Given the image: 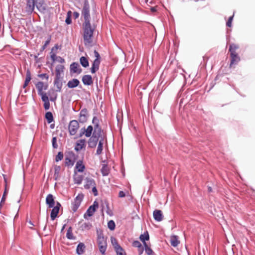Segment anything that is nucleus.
Returning a JSON list of instances; mask_svg holds the SVG:
<instances>
[{
    "instance_id": "54",
    "label": "nucleus",
    "mask_w": 255,
    "mask_h": 255,
    "mask_svg": "<svg viewBox=\"0 0 255 255\" xmlns=\"http://www.w3.org/2000/svg\"><path fill=\"white\" fill-rule=\"evenodd\" d=\"M2 176L3 177L4 183H5V188H7V180L6 177V175L5 174H2Z\"/></svg>"
},
{
    "instance_id": "24",
    "label": "nucleus",
    "mask_w": 255,
    "mask_h": 255,
    "mask_svg": "<svg viewBox=\"0 0 255 255\" xmlns=\"http://www.w3.org/2000/svg\"><path fill=\"white\" fill-rule=\"evenodd\" d=\"M85 246L83 243H80L78 244L76 249L77 254L80 255L84 253L85 251Z\"/></svg>"
},
{
    "instance_id": "3",
    "label": "nucleus",
    "mask_w": 255,
    "mask_h": 255,
    "mask_svg": "<svg viewBox=\"0 0 255 255\" xmlns=\"http://www.w3.org/2000/svg\"><path fill=\"white\" fill-rule=\"evenodd\" d=\"M35 7L41 12H44L46 10V4L44 0H26L25 11L27 14H31Z\"/></svg>"
},
{
    "instance_id": "1",
    "label": "nucleus",
    "mask_w": 255,
    "mask_h": 255,
    "mask_svg": "<svg viewBox=\"0 0 255 255\" xmlns=\"http://www.w3.org/2000/svg\"><path fill=\"white\" fill-rule=\"evenodd\" d=\"M96 28L95 25H92L91 22L83 23V38L85 46H91L93 41L94 31Z\"/></svg>"
},
{
    "instance_id": "43",
    "label": "nucleus",
    "mask_w": 255,
    "mask_h": 255,
    "mask_svg": "<svg viewBox=\"0 0 255 255\" xmlns=\"http://www.w3.org/2000/svg\"><path fill=\"white\" fill-rule=\"evenodd\" d=\"M41 96V99H42V101L44 103V102H49V99H48V96L46 95V94L45 93H40L39 94Z\"/></svg>"
},
{
    "instance_id": "44",
    "label": "nucleus",
    "mask_w": 255,
    "mask_h": 255,
    "mask_svg": "<svg viewBox=\"0 0 255 255\" xmlns=\"http://www.w3.org/2000/svg\"><path fill=\"white\" fill-rule=\"evenodd\" d=\"M63 158V154L62 152H59L55 157V161L58 162L61 160Z\"/></svg>"
},
{
    "instance_id": "52",
    "label": "nucleus",
    "mask_w": 255,
    "mask_h": 255,
    "mask_svg": "<svg viewBox=\"0 0 255 255\" xmlns=\"http://www.w3.org/2000/svg\"><path fill=\"white\" fill-rule=\"evenodd\" d=\"M44 107L45 110H48L50 108L49 102H44Z\"/></svg>"
},
{
    "instance_id": "48",
    "label": "nucleus",
    "mask_w": 255,
    "mask_h": 255,
    "mask_svg": "<svg viewBox=\"0 0 255 255\" xmlns=\"http://www.w3.org/2000/svg\"><path fill=\"white\" fill-rule=\"evenodd\" d=\"M56 141H57L56 138L55 137H53L52 140V142L53 147L54 148H56L58 147V145L56 143Z\"/></svg>"
},
{
    "instance_id": "14",
    "label": "nucleus",
    "mask_w": 255,
    "mask_h": 255,
    "mask_svg": "<svg viewBox=\"0 0 255 255\" xmlns=\"http://www.w3.org/2000/svg\"><path fill=\"white\" fill-rule=\"evenodd\" d=\"M153 216L154 220L157 222H160L163 219L162 212L160 210H154L153 213Z\"/></svg>"
},
{
    "instance_id": "40",
    "label": "nucleus",
    "mask_w": 255,
    "mask_h": 255,
    "mask_svg": "<svg viewBox=\"0 0 255 255\" xmlns=\"http://www.w3.org/2000/svg\"><path fill=\"white\" fill-rule=\"evenodd\" d=\"M65 164L67 166H73L74 164V161L69 157H66L65 159Z\"/></svg>"
},
{
    "instance_id": "16",
    "label": "nucleus",
    "mask_w": 255,
    "mask_h": 255,
    "mask_svg": "<svg viewBox=\"0 0 255 255\" xmlns=\"http://www.w3.org/2000/svg\"><path fill=\"white\" fill-rule=\"evenodd\" d=\"M46 203L49 208L54 206L55 201L54 197L52 194H48L46 198Z\"/></svg>"
},
{
    "instance_id": "8",
    "label": "nucleus",
    "mask_w": 255,
    "mask_h": 255,
    "mask_svg": "<svg viewBox=\"0 0 255 255\" xmlns=\"http://www.w3.org/2000/svg\"><path fill=\"white\" fill-rule=\"evenodd\" d=\"M94 52L96 59L94 60L91 68V72L93 74L99 70L101 58L99 53L96 50H94Z\"/></svg>"
},
{
    "instance_id": "31",
    "label": "nucleus",
    "mask_w": 255,
    "mask_h": 255,
    "mask_svg": "<svg viewBox=\"0 0 255 255\" xmlns=\"http://www.w3.org/2000/svg\"><path fill=\"white\" fill-rule=\"evenodd\" d=\"M80 62L84 67H87L89 66V61L87 58L84 56H82L80 58Z\"/></svg>"
},
{
    "instance_id": "20",
    "label": "nucleus",
    "mask_w": 255,
    "mask_h": 255,
    "mask_svg": "<svg viewBox=\"0 0 255 255\" xmlns=\"http://www.w3.org/2000/svg\"><path fill=\"white\" fill-rule=\"evenodd\" d=\"M170 243L172 246L177 247L180 243L178 237L177 236H171L170 238Z\"/></svg>"
},
{
    "instance_id": "47",
    "label": "nucleus",
    "mask_w": 255,
    "mask_h": 255,
    "mask_svg": "<svg viewBox=\"0 0 255 255\" xmlns=\"http://www.w3.org/2000/svg\"><path fill=\"white\" fill-rule=\"evenodd\" d=\"M132 246L134 247H136V248H138L139 247H140L141 246H142L141 243L138 241H134L132 243Z\"/></svg>"
},
{
    "instance_id": "18",
    "label": "nucleus",
    "mask_w": 255,
    "mask_h": 255,
    "mask_svg": "<svg viewBox=\"0 0 255 255\" xmlns=\"http://www.w3.org/2000/svg\"><path fill=\"white\" fill-rule=\"evenodd\" d=\"M82 80L84 84L86 85H91L93 83L92 76L89 75L83 76Z\"/></svg>"
},
{
    "instance_id": "50",
    "label": "nucleus",
    "mask_w": 255,
    "mask_h": 255,
    "mask_svg": "<svg viewBox=\"0 0 255 255\" xmlns=\"http://www.w3.org/2000/svg\"><path fill=\"white\" fill-rule=\"evenodd\" d=\"M38 76L42 79L45 78L47 80H48L49 76L47 74H41L38 75Z\"/></svg>"
},
{
    "instance_id": "19",
    "label": "nucleus",
    "mask_w": 255,
    "mask_h": 255,
    "mask_svg": "<svg viewBox=\"0 0 255 255\" xmlns=\"http://www.w3.org/2000/svg\"><path fill=\"white\" fill-rule=\"evenodd\" d=\"M85 169V166L83 164L82 160H78L75 166V170L79 172H83Z\"/></svg>"
},
{
    "instance_id": "30",
    "label": "nucleus",
    "mask_w": 255,
    "mask_h": 255,
    "mask_svg": "<svg viewBox=\"0 0 255 255\" xmlns=\"http://www.w3.org/2000/svg\"><path fill=\"white\" fill-rule=\"evenodd\" d=\"M111 241L115 250L121 247V246L118 244L117 240L115 237H111Z\"/></svg>"
},
{
    "instance_id": "57",
    "label": "nucleus",
    "mask_w": 255,
    "mask_h": 255,
    "mask_svg": "<svg viewBox=\"0 0 255 255\" xmlns=\"http://www.w3.org/2000/svg\"><path fill=\"white\" fill-rule=\"evenodd\" d=\"M79 13L77 12H74V16L75 17V18H78L79 17Z\"/></svg>"
},
{
    "instance_id": "39",
    "label": "nucleus",
    "mask_w": 255,
    "mask_h": 255,
    "mask_svg": "<svg viewBox=\"0 0 255 255\" xmlns=\"http://www.w3.org/2000/svg\"><path fill=\"white\" fill-rule=\"evenodd\" d=\"M117 255H127L125 251L122 248H118L115 250Z\"/></svg>"
},
{
    "instance_id": "2",
    "label": "nucleus",
    "mask_w": 255,
    "mask_h": 255,
    "mask_svg": "<svg viewBox=\"0 0 255 255\" xmlns=\"http://www.w3.org/2000/svg\"><path fill=\"white\" fill-rule=\"evenodd\" d=\"M92 123L94 125V130L88 141V146L90 148L96 147L102 132L101 128L99 126V121L96 117L93 118Z\"/></svg>"
},
{
    "instance_id": "46",
    "label": "nucleus",
    "mask_w": 255,
    "mask_h": 255,
    "mask_svg": "<svg viewBox=\"0 0 255 255\" xmlns=\"http://www.w3.org/2000/svg\"><path fill=\"white\" fill-rule=\"evenodd\" d=\"M233 17H234V14L229 18V19H228V21L227 22V23H226V25H227V26L231 27V26H232V21H233Z\"/></svg>"
},
{
    "instance_id": "6",
    "label": "nucleus",
    "mask_w": 255,
    "mask_h": 255,
    "mask_svg": "<svg viewBox=\"0 0 255 255\" xmlns=\"http://www.w3.org/2000/svg\"><path fill=\"white\" fill-rule=\"evenodd\" d=\"M60 48V46L58 44H55V46L52 48L50 52V55L53 63L55 61H57L60 63H63L65 62V60L63 58L60 56H56L58 49Z\"/></svg>"
},
{
    "instance_id": "27",
    "label": "nucleus",
    "mask_w": 255,
    "mask_h": 255,
    "mask_svg": "<svg viewBox=\"0 0 255 255\" xmlns=\"http://www.w3.org/2000/svg\"><path fill=\"white\" fill-rule=\"evenodd\" d=\"M31 80V74L29 70H27L26 74V78L24 83L23 86V88H25Z\"/></svg>"
},
{
    "instance_id": "5",
    "label": "nucleus",
    "mask_w": 255,
    "mask_h": 255,
    "mask_svg": "<svg viewBox=\"0 0 255 255\" xmlns=\"http://www.w3.org/2000/svg\"><path fill=\"white\" fill-rule=\"evenodd\" d=\"M97 243L100 253L103 255H105V252L107 248V243L106 239L104 237L102 232H97Z\"/></svg>"
},
{
    "instance_id": "25",
    "label": "nucleus",
    "mask_w": 255,
    "mask_h": 255,
    "mask_svg": "<svg viewBox=\"0 0 255 255\" xmlns=\"http://www.w3.org/2000/svg\"><path fill=\"white\" fill-rule=\"evenodd\" d=\"M54 86L56 87V91H60L62 86V83L60 80V78H55L54 80Z\"/></svg>"
},
{
    "instance_id": "29",
    "label": "nucleus",
    "mask_w": 255,
    "mask_h": 255,
    "mask_svg": "<svg viewBox=\"0 0 255 255\" xmlns=\"http://www.w3.org/2000/svg\"><path fill=\"white\" fill-rule=\"evenodd\" d=\"M103 149V139L100 140L98 145L97 149L96 151V154L97 155H100L102 153V151Z\"/></svg>"
},
{
    "instance_id": "7",
    "label": "nucleus",
    "mask_w": 255,
    "mask_h": 255,
    "mask_svg": "<svg viewBox=\"0 0 255 255\" xmlns=\"http://www.w3.org/2000/svg\"><path fill=\"white\" fill-rule=\"evenodd\" d=\"M81 14L84 19L83 23L90 22V6L87 0L84 1Z\"/></svg>"
},
{
    "instance_id": "11",
    "label": "nucleus",
    "mask_w": 255,
    "mask_h": 255,
    "mask_svg": "<svg viewBox=\"0 0 255 255\" xmlns=\"http://www.w3.org/2000/svg\"><path fill=\"white\" fill-rule=\"evenodd\" d=\"M93 129L94 130V127L92 126H89L86 128H85L81 129V131L80 133V136L81 137L83 135L87 137H89L91 136L92 132L93 133Z\"/></svg>"
},
{
    "instance_id": "42",
    "label": "nucleus",
    "mask_w": 255,
    "mask_h": 255,
    "mask_svg": "<svg viewBox=\"0 0 255 255\" xmlns=\"http://www.w3.org/2000/svg\"><path fill=\"white\" fill-rule=\"evenodd\" d=\"M108 227L111 230H114L115 228V223L113 220H111L108 223Z\"/></svg>"
},
{
    "instance_id": "51",
    "label": "nucleus",
    "mask_w": 255,
    "mask_h": 255,
    "mask_svg": "<svg viewBox=\"0 0 255 255\" xmlns=\"http://www.w3.org/2000/svg\"><path fill=\"white\" fill-rule=\"evenodd\" d=\"M91 188L94 195L97 196L98 195V191L96 188V185L93 186Z\"/></svg>"
},
{
    "instance_id": "49",
    "label": "nucleus",
    "mask_w": 255,
    "mask_h": 255,
    "mask_svg": "<svg viewBox=\"0 0 255 255\" xmlns=\"http://www.w3.org/2000/svg\"><path fill=\"white\" fill-rule=\"evenodd\" d=\"M51 38L49 37L45 42L44 44L43 45L42 49V50H44L46 48L47 46L49 44L50 42Z\"/></svg>"
},
{
    "instance_id": "26",
    "label": "nucleus",
    "mask_w": 255,
    "mask_h": 255,
    "mask_svg": "<svg viewBox=\"0 0 255 255\" xmlns=\"http://www.w3.org/2000/svg\"><path fill=\"white\" fill-rule=\"evenodd\" d=\"M140 240L143 242V244L145 243V241H148L149 239V234L147 231L141 234L139 237Z\"/></svg>"
},
{
    "instance_id": "34",
    "label": "nucleus",
    "mask_w": 255,
    "mask_h": 255,
    "mask_svg": "<svg viewBox=\"0 0 255 255\" xmlns=\"http://www.w3.org/2000/svg\"><path fill=\"white\" fill-rule=\"evenodd\" d=\"M45 118L46 119L48 124L51 123L53 120L52 114L50 112H47L45 114Z\"/></svg>"
},
{
    "instance_id": "13",
    "label": "nucleus",
    "mask_w": 255,
    "mask_h": 255,
    "mask_svg": "<svg viewBox=\"0 0 255 255\" xmlns=\"http://www.w3.org/2000/svg\"><path fill=\"white\" fill-rule=\"evenodd\" d=\"M61 206L59 202H57L56 205L53 208L50 215L51 220L53 221L57 217V215L59 212V209Z\"/></svg>"
},
{
    "instance_id": "58",
    "label": "nucleus",
    "mask_w": 255,
    "mask_h": 255,
    "mask_svg": "<svg viewBox=\"0 0 255 255\" xmlns=\"http://www.w3.org/2000/svg\"><path fill=\"white\" fill-rule=\"evenodd\" d=\"M212 190L211 187H208V191L210 192H212Z\"/></svg>"
},
{
    "instance_id": "35",
    "label": "nucleus",
    "mask_w": 255,
    "mask_h": 255,
    "mask_svg": "<svg viewBox=\"0 0 255 255\" xmlns=\"http://www.w3.org/2000/svg\"><path fill=\"white\" fill-rule=\"evenodd\" d=\"M66 237L69 240H73L75 239V237L73 236V235L71 227L68 228L66 233Z\"/></svg>"
},
{
    "instance_id": "53",
    "label": "nucleus",
    "mask_w": 255,
    "mask_h": 255,
    "mask_svg": "<svg viewBox=\"0 0 255 255\" xmlns=\"http://www.w3.org/2000/svg\"><path fill=\"white\" fill-rule=\"evenodd\" d=\"M65 22L67 24H70L71 23V19L70 17V16L68 15L66 20H65Z\"/></svg>"
},
{
    "instance_id": "33",
    "label": "nucleus",
    "mask_w": 255,
    "mask_h": 255,
    "mask_svg": "<svg viewBox=\"0 0 255 255\" xmlns=\"http://www.w3.org/2000/svg\"><path fill=\"white\" fill-rule=\"evenodd\" d=\"M101 172L103 176H107L109 174V168L107 165H103L101 169Z\"/></svg>"
},
{
    "instance_id": "32",
    "label": "nucleus",
    "mask_w": 255,
    "mask_h": 255,
    "mask_svg": "<svg viewBox=\"0 0 255 255\" xmlns=\"http://www.w3.org/2000/svg\"><path fill=\"white\" fill-rule=\"evenodd\" d=\"M79 65L78 63L74 62L70 65V69L74 73L78 72Z\"/></svg>"
},
{
    "instance_id": "10",
    "label": "nucleus",
    "mask_w": 255,
    "mask_h": 255,
    "mask_svg": "<svg viewBox=\"0 0 255 255\" xmlns=\"http://www.w3.org/2000/svg\"><path fill=\"white\" fill-rule=\"evenodd\" d=\"M83 194H79L74 199V202L72 203V211L75 212H76L79 207L80 206L81 203L83 200Z\"/></svg>"
},
{
    "instance_id": "38",
    "label": "nucleus",
    "mask_w": 255,
    "mask_h": 255,
    "mask_svg": "<svg viewBox=\"0 0 255 255\" xmlns=\"http://www.w3.org/2000/svg\"><path fill=\"white\" fill-rule=\"evenodd\" d=\"M61 168L59 166H55L54 167L55 173L54 174V177L55 179H57L59 177V174Z\"/></svg>"
},
{
    "instance_id": "41",
    "label": "nucleus",
    "mask_w": 255,
    "mask_h": 255,
    "mask_svg": "<svg viewBox=\"0 0 255 255\" xmlns=\"http://www.w3.org/2000/svg\"><path fill=\"white\" fill-rule=\"evenodd\" d=\"M7 191H8V188H5L4 191V192H3V196H2V197L1 198L0 203V206L2 205V203H4V202L5 201V199H6L5 197H6V194L7 193Z\"/></svg>"
},
{
    "instance_id": "15",
    "label": "nucleus",
    "mask_w": 255,
    "mask_h": 255,
    "mask_svg": "<svg viewBox=\"0 0 255 255\" xmlns=\"http://www.w3.org/2000/svg\"><path fill=\"white\" fill-rule=\"evenodd\" d=\"M96 185V182L93 179L88 177L86 178L85 183L84 185V188L85 189H89L93 187V186Z\"/></svg>"
},
{
    "instance_id": "4",
    "label": "nucleus",
    "mask_w": 255,
    "mask_h": 255,
    "mask_svg": "<svg viewBox=\"0 0 255 255\" xmlns=\"http://www.w3.org/2000/svg\"><path fill=\"white\" fill-rule=\"evenodd\" d=\"M239 48L238 44L232 43L230 45L229 51L231 57L230 67H232L233 65L237 64L240 61V57L237 52V50Z\"/></svg>"
},
{
    "instance_id": "28",
    "label": "nucleus",
    "mask_w": 255,
    "mask_h": 255,
    "mask_svg": "<svg viewBox=\"0 0 255 255\" xmlns=\"http://www.w3.org/2000/svg\"><path fill=\"white\" fill-rule=\"evenodd\" d=\"M37 88L38 94L44 93L43 92V89H46V88H44V84L42 82H38L35 85Z\"/></svg>"
},
{
    "instance_id": "23",
    "label": "nucleus",
    "mask_w": 255,
    "mask_h": 255,
    "mask_svg": "<svg viewBox=\"0 0 255 255\" xmlns=\"http://www.w3.org/2000/svg\"><path fill=\"white\" fill-rule=\"evenodd\" d=\"M83 180V176L81 175H79L76 173L75 171V174L74 175V181L75 183L77 184H80Z\"/></svg>"
},
{
    "instance_id": "37",
    "label": "nucleus",
    "mask_w": 255,
    "mask_h": 255,
    "mask_svg": "<svg viewBox=\"0 0 255 255\" xmlns=\"http://www.w3.org/2000/svg\"><path fill=\"white\" fill-rule=\"evenodd\" d=\"M144 246L145 248V253L147 254V255H152L153 254V252L151 249L150 247H149L147 245V244L146 243H144Z\"/></svg>"
},
{
    "instance_id": "12",
    "label": "nucleus",
    "mask_w": 255,
    "mask_h": 255,
    "mask_svg": "<svg viewBox=\"0 0 255 255\" xmlns=\"http://www.w3.org/2000/svg\"><path fill=\"white\" fill-rule=\"evenodd\" d=\"M86 140L84 139H81L78 140L76 142V145L75 146V150L76 151H79L82 150L83 149H85L86 147Z\"/></svg>"
},
{
    "instance_id": "17",
    "label": "nucleus",
    "mask_w": 255,
    "mask_h": 255,
    "mask_svg": "<svg viewBox=\"0 0 255 255\" xmlns=\"http://www.w3.org/2000/svg\"><path fill=\"white\" fill-rule=\"evenodd\" d=\"M99 206L98 203L95 201L93 205L90 206L87 211V213L88 216H92L96 211V209L98 208Z\"/></svg>"
},
{
    "instance_id": "36",
    "label": "nucleus",
    "mask_w": 255,
    "mask_h": 255,
    "mask_svg": "<svg viewBox=\"0 0 255 255\" xmlns=\"http://www.w3.org/2000/svg\"><path fill=\"white\" fill-rule=\"evenodd\" d=\"M80 227L82 230H88L91 229L92 225L89 223H84L81 225Z\"/></svg>"
},
{
    "instance_id": "55",
    "label": "nucleus",
    "mask_w": 255,
    "mask_h": 255,
    "mask_svg": "<svg viewBox=\"0 0 255 255\" xmlns=\"http://www.w3.org/2000/svg\"><path fill=\"white\" fill-rule=\"evenodd\" d=\"M125 196H126L125 193L123 191H120V192L119 193V197L123 198V197H125Z\"/></svg>"
},
{
    "instance_id": "22",
    "label": "nucleus",
    "mask_w": 255,
    "mask_h": 255,
    "mask_svg": "<svg viewBox=\"0 0 255 255\" xmlns=\"http://www.w3.org/2000/svg\"><path fill=\"white\" fill-rule=\"evenodd\" d=\"M80 82L77 79H73L68 81L67 86L70 88H73L76 87L79 84Z\"/></svg>"
},
{
    "instance_id": "56",
    "label": "nucleus",
    "mask_w": 255,
    "mask_h": 255,
    "mask_svg": "<svg viewBox=\"0 0 255 255\" xmlns=\"http://www.w3.org/2000/svg\"><path fill=\"white\" fill-rule=\"evenodd\" d=\"M138 251L139 255L142 254L143 252V248L142 247V246H141L140 247H139L138 248Z\"/></svg>"
},
{
    "instance_id": "21",
    "label": "nucleus",
    "mask_w": 255,
    "mask_h": 255,
    "mask_svg": "<svg viewBox=\"0 0 255 255\" xmlns=\"http://www.w3.org/2000/svg\"><path fill=\"white\" fill-rule=\"evenodd\" d=\"M64 69V66L63 65H58L56 66L55 69L56 77H61V74L63 73Z\"/></svg>"
},
{
    "instance_id": "45",
    "label": "nucleus",
    "mask_w": 255,
    "mask_h": 255,
    "mask_svg": "<svg viewBox=\"0 0 255 255\" xmlns=\"http://www.w3.org/2000/svg\"><path fill=\"white\" fill-rule=\"evenodd\" d=\"M87 115V110L86 109H83L81 110L80 112V117H83L84 118H86Z\"/></svg>"
},
{
    "instance_id": "60",
    "label": "nucleus",
    "mask_w": 255,
    "mask_h": 255,
    "mask_svg": "<svg viewBox=\"0 0 255 255\" xmlns=\"http://www.w3.org/2000/svg\"><path fill=\"white\" fill-rule=\"evenodd\" d=\"M29 223H30L31 225H33L32 223H31L30 222H29Z\"/></svg>"
},
{
    "instance_id": "59",
    "label": "nucleus",
    "mask_w": 255,
    "mask_h": 255,
    "mask_svg": "<svg viewBox=\"0 0 255 255\" xmlns=\"http://www.w3.org/2000/svg\"><path fill=\"white\" fill-rule=\"evenodd\" d=\"M151 9H152V11H154V8H152Z\"/></svg>"
},
{
    "instance_id": "9",
    "label": "nucleus",
    "mask_w": 255,
    "mask_h": 255,
    "mask_svg": "<svg viewBox=\"0 0 255 255\" xmlns=\"http://www.w3.org/2000/svg\"><path fill=\"white\" fill-rule=\"evenodd\" d=\"M79 128V125L76 120L71 121L70 122L68 126V129L70 134L72 135H75L76 133Z\"/></svg>"
}]
</instances>
